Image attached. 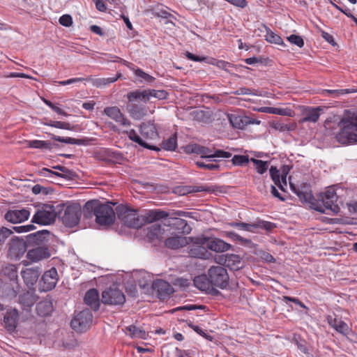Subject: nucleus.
<instances>
[{
	"label": "nucleus",
	"mask_w": 357,
	"mask_h": 357,
	"mask_svg": "<svg viewBox=\"0 0 357 357\" xmlns=\"http://www.w3.org/2000/svg\"><path fill=\"white\" fill-rule=\"evenodd\" d=\"M116 211L118 217L124 225L133 228H139L146 223H151L169 216L167 212L161 210H151L144 215H139L135 211L122 206H118Z\"/></svg>",
	"instance_id": "obj_1"
},
{
	"label": "nucleus",
	"mask_w": 357,
	"mask_h": 357,
	"mask_svg": "<svg viewBox=\"0 0 357 357\" xmlns=\"http://www.w3.org/2000/svg\"><path fill=\"white\" fill-rule=\"evenodd\" d=\"M340 131L335 138L342 144L357 142V114L346 112L338 123Z\"/></svg>",
	"instance_id": "obj_2"
},
{
	"label": "nucleus",
	"mask_w": 357,
	"mask_h": 357,
	"mask_svg": "<svg viewBox=\"0 0 357 357\" xmlns=\"http://www.w3.org/2000/svg\"><path fill=\"white\" fill-rule=\"evenodd\" d=\"M82 215V208L79 204H71L59 213V218L63 224L68 227L76 226Z\"/></svg>",
	"instance_id": "obj_3"
},
{
	"label": "nucleus",
	"mask_w": 357,
	"mask_h": 357,
	"mask_svg": "<svg viewBox=\"0 0 357 357\" xmlns=\"http://www.w3.org/2000/svg\"><path fill=\"white\" fill-rule=\"evenodd\" d=\"M210 282L213 287H218L222 289L229 284V277L225 268L221 266H213L207 272Z\"/></svg>",
	"instance_id": "obj_4"
},
{
	"label": "nucleus",
	"mask_w": 357,
	"mask_h": 357,
	"mask_svg": "<svg viewBox=\"0 0 357 357\" xmlns=\"http://www.w3.org/2000/svg\"><path fill=\"white\" fill-rule=\"evenodd\" d=\"M93 314L89 309L75 312L70 321L71 328L77 333L86 332L91 326Z\"/></svg>",
	"instance_id": "obj_5"
},
{
	"label": "nucleus",
	"mask_w": 357,
	"mask_h": 357,
	"mask_svg": "<svg viewBox=\"0 0 357 357\" xmlns=\"http://www.w3.org/2000/svg\"><path fill=\"white\" fill-rule=\"evenodd\" d=\"M56 216L54 207L49 204H44L37 209L32 218L31 222L40 225H48L54 222Z\"/></svg>",
	"instance_id": "obj_6"
},
{
	"label": "nucleus",
	"mask_w": 357,
	"mask_h": 357,
	"mask_svg": "<svg viewBox=\"0 0 357 357\" xmlns=\"http://www.w3.org/2000/svg\"><path fill=\"white\" fill-rule=\"evenodd\" d=\"M96 221L100 225H112L115 219L113 208L108 204H98L93 208Z\"/></svg>",
	"instance_id": "obj_7"
},
{
	"label": "nucleus",
	"mask_w": 357,
	"mask_h": 357,
	"mask_svg": "<svg viewBox=\"0 0 357 357\" xmlns=\"http://www.w3.org/2000/svg\"><path fill=\"white\" fill-rule=\"evenodd\" d=\"M101 301L104 304L122 305L126 302V296L118 288L109 287L102 293Z\"/></svg>",
	"instance_id": "obj_8"
},
{
	"label": "nucleus",
	"mask_w": 357,
	"mask_h": 357,
	"mask_svg": "<svg viewBox=\"0 0 357 357\" xmlns=\"http://www.w3.org/2000/svg\"><path fill=\"white\" fill-rule=\"evenodd\" d=\"M121 76V73H118V75L114 77H107V78H93L91 77H88L86 78L84 77H76L71 78L66 81H59L54 82L55 83H58L60 85H67L70 84H74L77 82H80L84 80L91 82L92 84L97 87H100L102 86L107 85L109 84L113 83L116 82L120 77Z\"/></svg>",
	"instance_id": "obj_9"
},
{
	"label": "nucleus",
	"mask_w": 357,
	"mask_h": 357,
	"mask_svg": "<svg viewBox=\"0 0 357 357\" xmlns=\"http://www.w3.org/2000/svg\"><path fill=\"white\" fill-rule=\"evenodd\" d=\"M53 235L46 229L30 234L26 236L29 246H47Z\"/></svg>",
	"instance_id": "obj_10"
},
{
	"label": "nucleus",
	"mask_w": 357,
	"mask_h": 357,
	"mask_svg": "<svg viewBox=\"0 0 357 357\" xmlns=\"http://www.w3.org/2000/svg\"><path fill=\"white\" fill-rule=\"evenodd\" d=\"M8 255L13 258H20L26 251L29 245L26 240L15 237L8 244Z\"/></svg>",
	"instance_id": "obj_11"
},
{
	"label": "nucleus",
	"mask_w": 357,
	"mask_h": 357,
	"mask_svg": "<svg viewBox=\"0 0 357 357\" xmlns=\"http://www.w3.org/2000/svg\"><path fill=\"white\" fill-rule=\"evenodd\" d=\"M199 244H205L206 248L216 252H223L229 250L231 245L220 238H209L204 236H199L197 239Z\"/></svg>",
	"instance_id": "obj_12"
},
{
	"label": "nucleus",
	"mask_w": 357,
	"mask_h": 357,
	"mask_svg": "<svg viewBox=\"0 0 357 357\" xmlns=\"http://www.w3.org/2000/svg\"><path fill=\"white\" fill-rule=\"evenodd\" d=\"M30 211L25 208H15L8 210L4 215V218L13 224L21 223L29 219Z\"/></svg>",
	"instance_id": "obj_13"
},
{
	"label": "nucleus",
	"mask_w": 357,
	"mask_h": 357,
	"mask_svg": "<svg viewBox=\"0 0 357 357\" xmlns=\"http://www.w3.org/2000/svg\"><path fill=\"white\" fill-rule=\"evenodd\" d=\"M58 273L55 268H52L45 271L40 280L41 291H47L54 289L58 281Z\"/></svg>",
	"instance_id": "obj_14"
},
{
	"label": "nucleus",
	"mask_w": 357,
	"mask_h": 357,
	"mask_svg": "<svg viewBox=\"0 0 357 357\" xmlns=\"http://www.w3.org/2000/svg\"><path fill=\"white\" fill-rule=\"evenodd\" d=\"M152 288L157 297L163 301L168 298L174 292L172 285L163 280L155 281L152 284Z\"/></svg>",
	"instance_id": "obj_15"
},
{
	"label": "nucleus",
	"mask_w": 357,
	"mask_h": 357,
	"mask_svg": "<svg viewBox=\"0 0 357 357\" xmlns=\"http://www.w3.org/2000/svg\"><path fill=\"white\" fill-rule=\"evenodd\" d=\"M193 283L198 289L207 294L217 295L220 293L218 290L212 287L208 275H201L195 277Z\"/></svg>",
	"instance_id": "obj_16"
},
{
	"label": "nucleus",
	"mask_w": 357,
	"mask_h": 357,
	"mask_svg": "<svg viewBox=\"0 0 357 357\" xmlns=\"http://www.w3.org/2000/svg\"><path fill=\"white\" fill-rule=\"evenodd\" d=\"M290 186L293 192L299 197L300 200L303 202L312 204L314 197L309 185L302 184L301 185L295 186L290 183Z\"/></svg>",
	"instance_id": "obj_17"
},
{
	"label": "nucleus",
	"mask_w": 357,
	"mask_h": 357,
	"mask_svg": "<svg viewBox=\"0 0 357 357\" xmlns=\"http://www.w3.org/2000/svg\"><path fill=\"white\" fill-rule=\"evenodd\" d=\"M50 256L51 253L47 246H38L36 248L29 250L26 255V257L33 262L47 259Z\"/></svg>",
	"instance_id": "obj_18"
},
{
	"label": "nucleus",
	"mask_w": 357,
	"mask_h": 357,
	"mask_svg": "<svg viewBox=\"0 0 357 357\" xmlns=\"http://www.w3.org/2000/svg\"><path fill=\"white\" fill-rule=\"evenodd\" d=\"M2 284L0 287V294L2 297L8 299H11L16 297L17 294L20 292V287L19 283L13 282H1Z\"/></svg>",
	"instance_id": "obj_19"
},
{
	"label": "nucleus",
	"mask_w": 357,
	"mask_h": 357,
	"mask_svg": "<svg viewBox=\"0 0 357 357\" xmlns=\"http://www.w3.org/2000/svg\"><path fill=\"white\" fill-rule=\"evenodd\" d=\"M168 225L181 234H189L191 227L185 220L178 217H170L167 220Z\"/></svg>",
	"instance_id": "obj_20"
},
{
	"label": "nucleus",
	"mask_w": 357,
	"mask_h": 357,
	"mask_svg": "<svg viewBox=\"0 0 357 357\" xmlns=\"http://www.w3.org/2000/svg\"><path fill=\"white\" fill-rule=\"evenodd\" d=\"M199 238V236L192 238L193 244L189 247L188 253L192 257L206 259L208 255L206 247L205 244L198 243L197 239Z\"/></svg>",
	"instance_id": "obj_21"
},
{
	"label": "nucleus",
	"mask_w": 357,
	"mask_h": 357,
	"mask_svg": "<svg viewBox=\"0 0 357 357\" xmlns=\"http://www.w3.org/2000/svg\"><path fill=\"white\" fill-rule=\"evenodd\" d=\"M104 113L122 126H127L130 125V121L124 117L120 109L117 107H105Z\"/></svg>",
	"instance_id": "obj_22"
},
{
	"label": "nucleus",
	"mask_w": 357,
	"mask_h": 357,
	"mask_svg": "<svg viewBox=\"0 0 357 357\" xmlns=\"http://www.w3.org/2000/svg\"><path fill=\"white\" fill-rule=\"evenodd\" d=\"M41 273L39 267L29 268L22 271V277L27 286H33L36 283Z\"/></svg>",
	"instance_id": "obj_23"
},
{
	"label": "nucleus",
	"mask_w": 357,
	"mask_h": 357,
	"mask_svg": "<svg viewBox=\"0 0 357 357\" xmlns=\"http://www.w3.org/2000/svg\"><path fill=\"white\" fill-rule=\"evenodd\" d=\"M323 109L321 107H306L303 110V117L301 119V123L311 122L316 123L321 114Z\"/></svg>",
	"instance_id": "obj_24"
},
{
	"label": "nucleus",
	"mask_w": 357,
	"mask_h": 357,
	"mask_svg": "<svg viewBox=\"0 0 357 357\" xmlns=\"http://www.w3.org/2000/svg\"><path fill=\"white\" fill-rule=\"evenodd\" d=\"M1 280L6 282H13V283H19L16 266L13 264L5 266L1 272Z\"/></svg>",
	"instance_id": "obj_25"
},
{
	"label": "nucleus",
	"mask_w": 357,
	"mask_h": 357,
	"mask_svg": "<svg viewBox=\"0 0 357 357\" xmlns=\"http://www.w3.org/2000/svg\"><path fill=\"white\" fill-rule=\"evenodd\" d=\"M53 168L59 170L61 172H53L47 168H43L42 171L44 174L47 172L48 174L55 175L68 180H72L77 176L74 171L70 170L64 166L56 165L53 167Z\"/></svg>",
	"instance_id": "obj_26"
},
{
	"label": "nucleus",
	"mask_w": 357,
	"mask_h": 357,
	"mask_svg": "<svg viewBox=\"0 0 357 357\" xmlns=\"http://www.w3.org/2000/svg\"><path fill=\"white\" fill-rule=\"evenodd\" d=\"M18 317L19 314L16 309H13L6 312L3 318V324L4 327L8 331L13 332L15 330Z\"/></svg>",
	"instance_id": "obj_27"
},
{
	"label": "nucleus",
	"mask_w": 357,
	"mask_h": 357,
	"mask_svg": "<svg viewBox=\"0 0 357 357\" xmlns=\"http://www.w3.org/2000/svg\"><path fill=\"white\" fill-rule=\"evenodd\" d=\"M84 303L91 307V308L96 311L100 307L99 293L96 289H91L86 291L84 296Z\"/></svg>",
	"instance_id": "obj_28"
},
{
	"label": "nucleus",
	"mask_w": 357,
	"mask_h": 357,
	"mask_svg": "<svg viewBox=\"0 0 357 357\" xmlns=\"http://www.w3.org/2000/svg\"><path fill=\"white\" fill-rule=\"evenodd\" d=\"M185 150L188 153H196L200 155L202 158H206L211 161L212 151L207 147L192 144L188 145Z\"/></svg>",
	"instance_id": "obj_29"
},
{
	"label": "nucleus",
	"mask_w": 357,
	"mask_h": 357,
	"mask_svg": "<svg viewBox=\"0 0 357 357\" xmlns=\"http://www.w3.org/2000/svg\"><path fill=\"white\" fill-rule=\"evenodd\" d=\"M168 248L176 250L185 247L188 244V238L183 236H176L167 238L165 241Z\"/></svg>",
	"instance_id": "obj_30"
},
{
	"label": "nucleus",
	"mask_w": 357,
	"mask_h": 357,
	"mask_svg": "<svg viewBox=\"0 0 357 357\" xmlns=\"http://www.w3.org/2000/svg\"><path fill=\"white\" fill-rule=\"evenodd\" d=\"M322 205H319L314 208L322 213L328 214V211H332L333 213H337L340 211V208L336 204L337 200L321 199Z\"/></svg>",
	"instance_id": "obj_31"
},
{
	"label": "nucleus",
	"mask_w": 357,
	"mask_h": 357,
	"mask_svg": "<svg viewBox=\"0 0 357 357\" xmlns=\"http://www.w3.org/2000/svg\"><path fill=\"white\" fill-rule=\"evenodd\" d=\"M128 134V136L129 139L136 143H137L139 146L151 149V150H155V151H159L160 149L156 147L155 146H153L149 142H146L145 139H144L142 137V135H139L135 130H130L129 131L126 132Z\"/></svg>",
	"instance_id": "obj_32"
},
{
	"label": "nucleus",
	"mask_w": 357,
	"mask_h": 357,
	"mask_svg": "<svg viewBox=\"0 0 357 357\" xmlns=\"http://www.w3.org/2000/svg\"><path fill=\"white\" fill-rule=\"evenodd\" d=\"M128 134V136L129 139L136 143H137L139 146L151 149V150H155V151H159L160 149L156 147L155 146H153L149 142H146L145 139H144L142 137V135H139L135 130H130L129 131L126 132Z\"/></svg>",
	"instance_id": "obj_33"
},
{
	"label": "nucleus",
	"mask_w": 357,
	"mask_h": 357,
	"mask_svg": "<svg viewBox=\"0 0 357 357\" xmlns=\"http://www.w3.org/2000/svg\"><path fill=\"white\" fill-rule=\"evenodd\" d=\"M327 319L329 325L338 333L342 335H347L349 333L350 328L349 326L340 319L333 318L331 316H328Z\"/></svg>",
	"instance_id": "obj_34"
},
{
	"label": "nucleus",
	"mask_w": 357,
	"mask_h": 357,
	"mask_svg": "<svg viewBox=\"0 0 357 357\" xmlns=\"http://www.w3.org/2000/svg\"><path fill=\"white\" fill-rule=\"evenodd\" d=\"M149 89L146 90H135L133 91H130L127 94V98L130 102L134 101V100H140L143 102H147L150 101L149 98Z\"/></svg>",
	"instance_id": "obj_35"
},
{
	"label": "nucleus",
	"mask_w": 357,
	"mask_h": 357,
	"mask_svg": "<svg viewBox=\"0 0 357 357\" xmlns=\"http://www.w3.org/2000/svg\"><path fill=\"white\" fill-rule=\"evenodd\" d=\"M53 311V305L51 300L45 299L36 305L37 314L40 317H47Z\"/></svg>",
	"instance_id": "obj_36"
},
{
	"label": "nucleus",
	"mask_w": 357,
	"mask_h": 357,
	"mask_svg": "<svg viewBox=\"0 0 357 357\" xmlns=\"http://www.w3.org/2000/svg\"><path fill=\"white\" fill-rule=\"evenodd\" d=\"M140 134L144 139L149 142L158 137V133L153 125L143 123L140 126Z\"/></svg>",
	"instance_id": "obj_37"
},
{
	"label": "nucleus",
	"mask_w": 357,
	"mask_h": 357,
	"mask_svg": "<svg viewBox=\"0 0 357 357\" xmlns=\"http://www.w3.org/2000/svg\"><path fill=\"white\" fill-rule=\"evenodd\" d=\"M228 119L231 126L238 129H243L245 126L250 123L247 116L243 117L236 114H229Z\"/></svg>",
	"instance_id": "obj_38"
},
{
	"label": "nucleus",
	"mask_w": 357,
	"mask_h": 357,
	"mask_svg": "<svg viewBox=\"0 0 357 357\" xmlns=\"http://www.w3.org/2000/svg\"><path fill=\"white\" fill-rule=\"evenodd\" d=\"M37 300V296L31 291H26L19 297V302L24 309L31 307Z\"/></svg>",
	"instance_id": "obj_39"
},
{
	"label": "nucleus",
	"mask_w": 357,
	"mask_h": 357,
	"mask_svg": "<svg viewBox=\"0 0 357 357\" xmlns=\"http://www.w3.org/2000/svg\"><path fill=\"white\" fill-rule=\"evenodd\" d=\"M164 229H162L161 225L158 223H154L147 227V236L151 240H153L155 238H162V231Z\"/></svg>",
	"instance_id": "obj_40"
},
{
	"label": "nucleus",
	"mask_w": 357,
	"mask_h": 357,
	"mask_svg": "<svg viewBox=\"0 0 357 357\" xmlns=\"http://www.w3.org/2000/svg\"><path fill=\"white\" fill-rule=\"evenodd\" d=\"M128 107L129 112L134 119H139L146 114V109L145 107L132 104Z\"/></svg>",
	"instance_id": "obj_41"
},
{
	"label": "nucleus",
	"mask_w": 357,
	"mask_h": 357,
	"mask_svg": "<svg viewBox=\"0 0 357 357\" xmlns=\"http://www.w3.org/2000/svg\"><path fill=\"white\" fill-rule=\"evenodd\" d=\"M226 266L230 269L238 270L242 267L241 257L237 255H227Z\"/></svg>",
	"instance_id": "obj_42"
},
{
	"label": "nucleus",
	"mask_w": 357,
	"mask_h": 357,
	"mask_svg": "<svg viewBox=\"0 0 357 357\" xmlns=\"http://www.w3.org/2000/svg\"><path fill=\"white\" fill-rule=\"evenodd\" d=\"M126 331L129 333V335L132 338L146 339L147 334L146 331L135 326L131 325L126 327Z\"/></svg>",
	"instance_id": "obj_43"
},
{
	"label": "nucleus",
	"mask_w": 357,
	"mask_h": 357,
	"mask_svg": "<svg viewBox=\"0 0 357 357\" xmlns=\"http://www.w3.org/2000/svg\"><path fill=\"white\" fill-rule=\"evenodd\" d=\"M29 147L41 149H52L56 144L47 141L32 140L28 142Z\"/></svg>",
	"instance_id": "obj_44"
},
{
	"label": "nucleus",
	"mask_w": 357,
	"mask_h": 357,
	"mask_svg": "<svg viewBox=\"0 0 357 357\" xmlns=\"http://www.w3.org/2000/svg\"><path fill=\"white\" fill-rule=\"evenodd\" d=\"M263 27L266 31V34L265 36L266 40L271 43H275L278 45L283 44V41L282 38L273 33L269 28H268L266 25L263 24Z\"/></svg>",
	"instance_id": "obj_45"
},
{
	"label": "nucleus",
	"mask_w": 357,
	"mask_h": 357,
	"mask_svg": "<svg viewBox=\"0 0 357 357\" xmlns=\"http://www.w3.org/2000/svg\"><path fill=\"white\" fill-rule=\"evenodd\" d=\"M52 138L55 141L70 144L85 145L86 140L83 139H75L71 137H62L52 135Z\"/></svg>",
	"instance_id": "obj_46"
},
{
	"label": "nucleus",
	"mask_w": 357,
	"mask_h": 357,
	"mask_svg": "<svg viewBox=\"0 0 357 357\" xmlns=\"http://www.w3.org/2000/svg\"><path fill=\"white\" fill-rule=\"evenodd\" d=\"M227 235L230 238L233 239L234 241H236L239 242L241 245L251 246L252 245V242L250 239L245 238L238 234H237L234 231H227Z\"/></svg>",
	"instance_id": "obj_47"
},
{
	"label": "nucleus",
	"mask_w": 357,
	"mask_h": 357,
	"mask_svg": "<svg viewBox=\"0 0 357 357\" xmlns=\"http://www.w3.org/2000/svg\"><path fill=\"white\" fill-rule=\"evenodd\" d=\"M250 160L253 162L255 169L259 174H262L266 172L268 167V162L257 160L255 158H251Z\"/></svg>",
	"instance_id": "obj_48"
},
{
	"label": "nucleus",
	"mask_w": 357,
	"mask_h": 357,
	"mask_svg": "<svg viewBox=\"0 0 357 357\" xmlns=\"http://www.w3.org/2000/svg\"><path fill=\"white\" fill-rule=\"evenodd\" d=\"M177 145L176 137L172 136L167 140H165L162 143V147L163 149L167 151H174L176 149Z\"/></svg>",
	"instance_id": "obj_49"
},
{
	"label": "nucleus",
	"mask_w": 357,
	"mask_h": 357,
	"mask_svg": "<svg viewBox=\"0 0 357 357\" xmlns=\"http://www.w3.org/2000/svg\"><path fill=\"white\" fill-rule=\"evenodd\" d=\"M13 234L12 230L2 227L0 228V250L3 249L5 245L6 241Z\"/></svg>",
	"instance_id": "obj_50"
},
{
	"label": "nucleus",
	"mask_w": 357,
	"mask_h": 357,
	"mask_svg": "<svg viewBox=\"0 0 357 357\" xmlns=\"http://www.w3.org/2000/svg\"><path fill=\"white\" fill-rule=\"evenodd\" d=\"M150 100L151 98L165 100L167 98L168 93L165 90L149 89Z\"/></svg>",
	"instance_id": "obj_51"
},
{
	"label": "nucleus",
	"mask_w": 357,
	"mask_h": 357,
	"mask_svg": "<svg viewBox=\"0 0 357 357\" xmlns=\"http://www.w3.org/2000/svg\"><path fill=\"white\" fill-rule=\"evenodd\" d=\"M135 74L137 77L142 79L141 80H139L140 82H142L143 81H144L145 82H146L148 84H151V83L153 82L155 80V78L153 77L146 73L145 72H144L142 70H141L139 68L135 70Z\"/></svg>",
	"instance_id": "obj_52"
},
{
	"label": "nucleus",
	"mask_w": 357,
	"mask_h": 357,
	"mask_svg": "<svg viewBox=\"0 0 357 357\" xmlns=\"http://www.w3.org/2000/svg\"><path fill=\"white\" fill-rule=\"evenodd\" d=\"M231 161L234 165L243 166L249 162V158L248 155H235L232 158Z\"/></svg>",
	"instance_id": "obj_53"
},
{
	"label": "nucleus",
	"mask_w": 357,
	"mask_h": 357,
	"mask_svg": "<svg viewBox=\"0 0 357 357\" xmlns=\"http://www.w3.org/2000/svg\"><path fill=\"white\" fill-rule=\"evenodd\" d=\"M275 227V224L264 220H257L255 222V229L259 228L264 229L267 231H271Z\"/></svg>",
	"instance_id": "obj_54"
},
{
	"label": "nucleus",
	"mask_w": 357,
	"mask_h": 357,
	"mask_svg": "<svg viewBox=\"0 0 357 357\" xmlns=\"http://www.w3.org/2000/svg\"><path fill=\"white\" fill-rule=\"evenodd\" d=\"M231 156V153L227 151H225L223 150H215V151L212 152L211 161H217L213 158H229Z\"/></svg>",
	"instance_id": "obj_55"
},
{
	"label": "nucleus",
	"mask_w": 357,
	"mask_h": 357,
	"mask_svg": "<svg viewBox=\"0 0 357 357\" xmlns=\"http://www.w3.org/2000/svg\"><path fill=\"white\" fill-rule=\"evenodd\" d=\"M259 111L262 112H266L268 114H280V115L284 114V112L282 109L276 108V107H261V109H259Z\"/></svg>",
	"instance_id": "obj_56"
},
{
	"label": "nucleus",
	"mask_w": 357,
	"mask_h": 357,
	"mask_svg": "<svg viewBox=\"0 0 357 357\" xmlns=\"http://www.w3.org/2000/svg\"><path fill=\"white\" fill-rule=\"evenodd\" d=\"M287 40L299 47H302L304 45L303 39L300 36L292 34L287 37Z\"/></svg>",
	"instance_id": "obj_57"
},
{
	"label": "nucleus",
	"mask_w": 357,
	"mask_h": 357,
	"mask_svg": "<svg viewBox=\"0 0 357 357\" xmlns=\"http://www.w3.org/2000/svg\"><path fill=\"white\" fill-rule=\"evenodd\" d=\"M196 165L199 168H204L208 170H217L219 169L220 166L217 164L208 163L206 164L204 162L197 161L196 162Z\"/></svg>",
	"instance_id": "obj_58"
},
{
	"label": "nucleus",
	"mask_w": 357,
	"mask_h": 357,
	"mask_svg": "<svg viewBox=\"0 0 357 357\" xmlns=\"http://www.w3.org/2000/svg\"><path fill=\"white\" fill-rule=\"evenodd\" d=\"M273 128L275 130H278L280 132H284L286 130H292L294 129V127L293 125H288L284 123H276L274 124Z\"/></svg>",
	"instance_id": "obj_59"
},
{
	"label": "nucleus",
	"mask_w": 357,
	"mask_h": 357,
	"mask_svg": "<svg viewBox=\"0 0 357 357\" xmlns=\"http://www.w3.org/2000/svg\"><path fill=\"white\" fill-rule=\"evenodd\" d=\"M270 174L271 176L272 180L273 181L275 184H277V183H280V176L278 169L277 167L271 166L270 169Z\"/></svg>",
	"instance_id": "obj_60"
},
{
	"label": "nucleus",
	"mask_w": 357,
	"mask_h": 357,
	"mask_svg": "<svg viewBox=\"0 0 357 357\" xmlns=\"http://www.w3.org/2000/svg\"><path fill=\"white\" fill-rule=\"evenodd\" d=\"M59 23L64 26H70L73 24V19L70 15H63L59 20Z\"/></svg>",
	"instance_id": "obj_61"
},
{
	"label": "nucleus",
	"mask_w": 357,
	"mask_h": 357,
	"mask_svg": "<svg viewBox=\"0 0 357 357\" xmlns=\"http://www.w3.org/2000/svg\"><path fill=\"white\" fill-rule=\"evenodd\" d=\"M321 199L337 200V196L334 189L329 188L324 193Z\"/></svg>",
	"instance_id": "obj_62"
},
{
	"label": "nucleus",
	"mask_w": 357,
	"mask_h": 357,
	"mask_svg": "<svg viewBox=\"0 0 357 357\" xmlns=\"http://www.w3.org/2000/svg\"><path fill=\"white\" fill-rule=\"evenodd\" d=\"M35 228L33 225L13 227V229L17 233L28 232Z\"/></svg>",
	"instance_id": "obj_63"
},
{
	"label": "nucleus",
	"mask_w": 357,
	"mask_h": 357,
	"mask_svg": "<svg viewBox=\"0 0 357 357\" xmlns=\"http://www.w3.org/2000/svg\"><path fill=\"white\" fill-rule=\"evenodd\" d=\"M259 257L266 262H273L275 261L274 257L267 252L260 250L258 252Z\"/></svg>",
	"instance_id": "obj_64"
}]
</instances>
